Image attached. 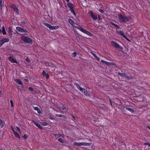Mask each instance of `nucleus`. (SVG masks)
Here are the masks:
<instances>
[{
    "label": "nucleus",
    "instance_id": "obj_21",
    "mask_svg": "<svg viewBox=\"0 0 150 150\" xmlns=\"http://www.w3.org/2000/svg\"><path fill=\"white\" fill-rule=\"evenodd\" d=\"M117 33L119 35H121L123 36L124 37V36H126L124 34V33L121 30H118L117 31Z\"/></svg>",
    "mask_w": 150,
    "mask_h": 150
},
{
    "label": "nucleus",
    "instance_id": "obj_48",
    "mask_svg": "<svg viewBox=\"0 0 150 150\" xmlns=\"http://www.w3.org/2000/svg\"><path fill=\"white\" fill-rule=\"evenodd\" d=\"M11 129H12L13 132H14V133L15 132H16L14 130V129L13 127H11Z\"/></svg>",
    "mask_w": 150,
    "mask_h": 150
},
{
    "label": "nucleus",
    "instance_id": "obj_31",
    "mask_svg": "<svg viewBox=\"0 0 150 150\" xmlns=\"http://www.w3.org/2000/svg\"><path fill=\"white\" fill-rule=\"evenodd\" d=\"M4 126L3 122L1 119H0V127H2Z\"/></svg>",
    "mask_w": 150,
    "mask_h": 150
},
{
    "label": "nucleus",
    "instance_id": "obj_59",
    "mask_svg": "<svg viewBox=\"0 0 150 150\" xmlns=\"http://www.w3.org/2000/svg\"><path fill=\"white\" fill-rule=\"evenodd\" d=\"M2 150V149H0V150Z\"/></svg>",
    "mask_w": 150,
    "mask_h": 150
},
{
    "label": "nucleus",
    "instance_id": "obj_16",
    "mask_svg": "<svg viewBox=\"0 0 150 150\" xmlns=\"http://www.w3.org/2000/svg\"><path fill=\"white\" fill-rule=\"evenodd\" d=\"M81 91L82 92H83L84 94L86 96H90V94L87 92V91L83 88V89H82V90Z\"/></svg>",
    "mask_w": 150,
    "mask_h": 150
},
{
    "label": "nucleus",
    "instance_id": "obj_8",
    "mask_svg": "<svg viewBox=\"0 0 150 150\" xmlns=\"http://www.w3.org/2000/svg\"><path fill=\"white\" fill-rule=\"evenodd\" d=\"M9 40L8 38H3L0 40V47H1L5 43L8 42Z\"/></svg>",
    "mask_w": 150,
    "mask_h": 150
},
{
    "label": "nucleus",
    "instance_id": "obj_54",
    "mask_svg": "<svg viewBox=\"0 0 150 150\" xmlns=\"http://www.w3.org/2000/svg\"><path fill=\"white\" fill-rule=\"evenodd\" d=\"M146 127L148 128V129L150 130V126H147Z\"/></svg>",
    "mask_w": 150,
    "mask_h": 150
},
{
    "label": "nucleus",
    "instance_id": "obj_12",
    "mask_svg": "<svg viewBox=\"0 0 150 150\" xmlns=\"http://www.w3.org/2000/svg\"><path fill=\"white\" fill-rule=\"evenodd\" d=\"M8 60L12 63H17V62L15 59H13L12 57L10 56L8 57Z\"/></svg>",
    "mask_w": 150,
    "mask_h": 150
},
{
    "label": "nucleus",
    "instance_id": "obj_40",
    "mask_svg": "<svg viewBox=\"0 0 150 150\" xmlns=\"http://www.w3.org/2000/svg\"><path fill=\"white\" fill-rule=\"evenodd\" d=\"M45 77L47 79H49V75L48 74H47L45 76Z\"/></svg>",
    "mask_w": 150,
    "mask_h": 150
},
{
    "label": "nucleus",
    "instance_id": "obj_39",
    "mask_svg": "<svg viewBox=\"0 0 150 150\" xmlns=\"http://www.w3.org/2000/svg\"><path fill=\"white\" fill-rule=\"evenodd\" d=\"M42 74L43 75V76H45V75H46L47 74L46 73V72L44 71V70H43L42 72Z\"/></svg>",
    "mask_w": 150,
    "mask_h": 150
},
{
    "label": "nucleus",
    "instance_id": "obj_28",
    "mask_svg": "<svg viewBox=\"0 0 150 150\" xmlns=\"http://www.w3.org/2000/svg\"><path fill=\"white\" fill-rule=\"evenodd\" d=\"M1 32H2V33L4 35H6V33L5 31V30L4 26L3 25L2 29V31L1 30Z\"/></svg>",
    "mask_w": 150,
    "mask_h": 150
},
{
    "label": "nucleus",
    "instance_id": "obj_10",
    "mask_svg": "<svg viewBox=\"0 0 150 150\" xmlns=\"http://www.w3.org/2000/svg\"><path fill=\"white\" fill-rule=\"evenodd\" d=\"M8 34L10 37L13 36V35H14V33L12 30V28L11 27H9L8 28Z\"/></svg>",
    "mask_w": 150,
    "mask_h": 150
},
{
    "label": "nucleus",
    "instance_id": "obj_53",
    "mask_svg": "<svg viewBox=\"0 0 150 150\" xmlns=\"http://www.w3.org/2000/svg\"><path fill=\"white\" fill-rule=\"evenodd\" d=\"M110 102V104L112 106V103L111 102V101L110 99H109Z\"/></svg>",
    "mask_w": 150,
    "mask_h": 150
},
{
    "label": "nucleus",
    "instance_id": "obj_56",
    "mask_svg": "<svg viewBox=\"0 0 150 150\" xmlns=\"http://www.w3.org/2000/svg\"><path fill=\"white\" fill-rule=\"evenodd\" d=\"M1 90H0V94H1Z\"/></svg>",
    "mask_w": 150,
    "mask_h": 150
},
{
    "label": "nucleus",
    "instance_id": "obj_9",
    "mask_svg": "<svg viewBox=\"0 0 150 150\" xmlns=\"http://www.w3.org/2000/svg\"><path fill=\"white\" fill-rule=\"evenodd\" d=\"M118 74L119 76H120L122 77L123 76H124L128 80L132 78V76H128L127 74L125 73H121L119 72Z\"/></svg>",
    "mask_w": 150,
    "mask_h": 150
},
{
    "label": "nucleus",
    "instance_id": "obj_27",
    "mask_svg": "<svg viewBox=\"0 0 150 150\" xmlns=\"http://www.w3.org/2000/svg\"><path fill=\"white\" fill-rule=\"evenodd\" d=\"M59 27L58 26H51L50 28V30H52L53 29H58Z\"/></svg>",
    "mask_w": 150,
    "mask_h": 150
},
{
    "label": "nucleus",
    "instance_id": "obj_5",
    "mask_svg": "<svg viewBox=\"0 0 150 150\" xmlns=\"http://www.w3.org/2000/svg\"><path fill=\"white\" fill-rule=\"evenodd\" d=\"M111 43L112 46L115 47L118 49H123L121 45L114 41H111Z\"/></svg>",
    "mask_w": 150,
    "mask_h": 150
},
{
    "label": "nucleus",
    "instance_id": "obj_41",
    "mask_svg": "<svg viewBox=\"0 0 150 150\" xmlns=\"http://www.w3.org/2000/svg\"><path fill=\"white\" fill-rule=\"evenodd\" d=\"M124 38L129 42H130L131 41L130 40H129V39L127 38L126 36H124Z\"/></svg>",
    "mask_w": 150,
    "mask_h": 150
},
{
    "label": "nucleus",
    "instance_id": "obj_42",
    "mask_svg": "<svg viewBox=\"0 0 150 150\" xmlns=\"http://www.w3.org/2000/svg\"><path fill=\"white\" fill-rule=\"evenodd\" d=\"M72 56L74 57H75L76 56V52H74L72 53Z\"/></svg>",
    "mask_w": 150,
    "mask_h": 150
},
{
    "label": "nucleus",
    "instance_id": "obj_55",
    "mask_svg": "<svg viewBox=\"0 0 150 150\" xmlns=\"http://www.w3.org/2000/svg\"><path fill=\"white\" fill-rule=\"evenodd\" d=\"M68 2H69V0H66Z\"/></svg>",
    "mask_w": 150,
    "mask_h": 150
},
{
    "label": "nucleus",
    "instance_id": "obj_57",
    "mask_svg": "<svg viewBox=\"0 0 150 150\" xmlns=\"http://www.w3.org/2000/svg\"><path fill=\"white\" fill-rule=\"evenodd\" d=\"M148 146H150V144H149V145H148Z\"/></svg>",
    "mask_w": 150,
    "mask_h": 150
},
{
    "label": "nucleus",
    "instance_id": "obj_29",
    "mask_svg": "<svg viewBox=\"0 0 150 150\" xmlns=\"http://www.w3.org/2000/svg\"><path fill=\"white\" fill-rule=\"evenodd\" d=\"M2 0H0V11L2 10L3 5L2 3Z\"/></svg>",
    "mask_w": 150,
    "mask_h": 150
},
{
    "label": "nucleus",
    "instance_id": "obj_20",
    "mask_svg": "<svg viewBox=\"0 0 150 150\" xmlns=\"http://www.w3.org/2000/svg\"><path fill=\"white\" fill-rule=\"evenodd\" d=\"M91 53L96 59L97 60L99 61H100V59L94 53H93V52H91Z\"/></svg>",
    "mask_w": 150,
    "mask_h": 150
},
{
    "label": "nucleus",
    "instance_id": "obj_38",
    "mask_svg": "<svg viewBox=\"0 0 150 150\" xmlns=\"http://www.w3.org/2000/svg\"><path fill=\"white\" fill-rule=\"evenodd\" d=\"M56 116L57 117H62L63 116L62 115H59L58 114H57L56 115Z\"/></svg>",
    "mask_w": 150,
    "mask_h": 150
},
{
    "label": "nucleus",
    "instance_id": "obj_6",
    "mask_svg": "<svg viewBox=\"0 0 150 150\" xmlns=\"http://www.w3.org/2000/svg\"><path fill=\"white\" fill-rule=\"evenodd\" d=\"M89 12L93 20H96L98 19V14L96 13H93L91 11H89Z\"/></svg>",
    "mask_w": 150,
    "mask_h": 150
},
{
    "label": "nucleus",
    "instance_id": "obj_45",
    "mask_svg": "<svg viewBox=\"0 0 150 150\" xmlns=\"http://www.w3.org/2000/svg\"><path fill=\"white\" fill-rule=\"evenodd\" d=\"M25 60L28 62H30V59L28 57L26 58L25 59Z\"/></svg>",
    "mask_w": 150,
    "mask_h": 150
},
{
    "label": "nucleus",
    "instance_id": "obj_52",
    "mask_svg": "<svg viewBox=\"0 0 150 150\" xmlns=\"http://www.w3.org/2000/svg\"><path fill=\"white\" fill-rule=\"evenodd\" d=\"M98 16V19L99 20H100V17L99 15L98 14V16Z\"/></svg>",
    "mask_w": 150,
    "mask_h": 150
},
{
    "label": "nucleus",
    "instance_id": "obj_50",
    "mask_svg": "<svg viewBox=\"0 0 150 150\" xmlns=\"http://www.w3.org/2000/svg\"><path fill=\"white\" fill-rule=\"evenodd\" d=\"M53 135H54V136L55 137H58V134H53Z\"/></svg>",
    "mask_w": 150,
    "mask_h": 150
},
{
    "label": "nucleus",
    "instance_id": "obj_58",
    "mask_svg": "<svg viewBox=\"0 0 150 150\" xmlns=\"http://www.w3.org/2000/svg\"><path fill=\"white\" fill-rule=\"evenodd\" d=\"M148 2L149 3V4H150V2H149V1H148Z\"/></svg>",
    "mask_w": 150,
    "mask_h": 150
},
{
    "label": "nucleus",
    "instance_id": "obj_30",
    "mask_svg": "<svg viewBox=\"0 0 150 150\" xmlns=\"http://www.w3.org/2000/svg\"><path fill=\"white\" fill-rule=\"evenodd\" d=\"M58 137H62L63 138H64V134H60L59 133L58 134Z\"/></svg>",
    "mask_w": 150,
    "mask_h": 150
},
{
    "label": "nucleus",
    "instance_id": "obj_44",
    "mask_svg": "<svg viewBox=\"0 0 150 150\" xmlns=\"http://www.w3.org/2000/svg\"><path fill=\"white\" fill-rule=\"evenodd\" d=\"M98 11L101 13H104V11L103 9H99Z\"/></svg>",
    "mask_w": 150,
    "mask_h": 150
},
{
    "label": "nucleus",
    "instance_id": "obj_49",
    "mask_svg": "<svg viewBox=\"0 0 150 150\" xmlns=\"http://www.w3.org/2000/svg\"><path fill=\"white\" fill-rule=\"evenodd\" d=\"M144 144V145H149V144H149V143H145Z\"/></svg>",
    "mask_w": 150,
    "mask_h": 150
},
{
    "label": "nucleus",
    "instance_id": "obj_19",
    "mask_svg": "<svg viewBox=\"0 0 150 150\" xmlns=\"http://www.w3.org/2000/svg\"><path fill=\"white\" fill-rule=\"evenodd\" d=\"M67 5L69 8L70 9L74 8V6L73 5L70 3H68L67 4Z\"/></svg>",
    "mask_w": 150,
    "mask_h": 150
},
{
    "label": "nucleus",
    "instance_id": "obj_2",
    "mask_svg": "<svg viewBox=\"0 0 150 150\" xmlns=\"http://www.w3.org/2000/svg\"><path fill=\"white\" fill-rule=\"evenodd\" d=\"M118 17L120 21L122 22H126L129 21L127 17L123 16L121 13L118 14Z\"/></svg>",
    "mask_w": 150,
    "mask_h": 150
},
{
    "label": "nucleus",
    "instance_id": "obj_46",
    "mask_svg": "<svg viewBox=\"0 0 150 150\" xmlns=\"http://www.w3.org/2000/svg\"><path fill=\"white\" fill-rule=\"evenodd\" d=\"M61 108L62 110H64L66 109V108L65 107H64Z\"/></svg>",
    "mask_w": 150,
    "mask_h": 150
},
{
    "label": "nucleus",
    "instance_id": "obj_7",
    "mask_svg": "<svg viewBox=\"0 0 150 150\" xmlns=\"http://www.w3.org/2000/svg\"><path fill=\"white\" fill-rule=\"evenodd\" d=\"M74 145L77 146H88L89 145L88 143L85 142H74Z\"/></svg>",
    "mask_w": 150,
    "mask_h": 150
},
{
    "label": "nucleus",
    "instance_id": "obj_33",
    "mask_svg": "<svg viewBox=\"0 0 150 150\" xmlns=\"http://www.w3.org/2000/svg\"><path fill=\"white\" fill-rule=\"evenodd\" d=\"M41 124L43 126H47L48 125V124L46 122H43L41 123Z\"/></svg>",
    "mask_w": 150,
    "mask_h": 150
},
{
    "label": "nucleus",
    "instance_id": "obj_24",
    "mask_svg": "<svg viewBox=\"0 0 150 150\" xmlns=\"http://www.w3.org/2000/svg\"><path fill=\"white\" fill-rule=\"evenodd\" d=\"M43 24L44 25H45L46 26V27L50 29L51 28L52 26V25H50L47 23H45V22Z\"/></svg>",
    "mask_w": 150,
    "mask_h": 150
},
{
    "label": "nucleus",
    "instance_id": "obj_15",
    "mask_svg": "<svg viewBox=\"0 0 150 150\" xmlns=\"http://www.w3.org/2000/svg\"><path fill=\"white\" fill-rule=\"evenodd\" d=\"M33 122L34 123V124L35 125V126L39 128L42 129H43V127L40 125L38 123L35 122V121L33 120Z\"/></svg>",
    "mask_w": 150,
    "mask_h": 150
},
{
    "label": "nucleus",
    "instance_id": "obj_4",
    "mask_svg": "<svg viewBox=\"0 0 150 150\" xmlns=\"http://www.w3.org/2000/svg\"><path fill=\"white\" fill-rule=\"evenodd\" d=\"M10 7L13 9V11L16 15L19 14V10L14 4H12L10 5Z\"/></svg>",
    "mask_w": 150,
    "mask_h": 150
},
{
    "label": "nucleus",
    "instance_id": "obj_17",
    "mask_svg": "<svg viewBox=\"0 0 150 150\" xmlns=\"http://www.w3.org/2000/svg\"><path fill=\"white\" fill-rule=\"evenodd\" d=\"M14 81L16 82L19 85H22L23 86V83L19 79H14Z\"/></svg>",
    "mask_w": 150,
    "mask_h": 150
},
{
    "label": "nucleus",
    "instance_id": "obj_43",
    "mask_svg": "<svg viewBox=\"0 0 150 150\" xmlns=\"http://www.w3.org/2000/svg\"><path fill=\"white\" fill-rule=\"evenodd\" d=\"M28 89L31 91H34L33 88L32 87H29L28 88Z\"/></svg>",
    "mask_w": 150,
    "mask_h": 150
},
{
    "label": "nucleus",
    "instance_id": "obj_35",
    "mask_svg": "<svg viewBox=\"0 0 150 150\" xmlns=\"http://www.w3.org/2000/svg\"><path fill=\"white\" fill-rule=\"evenodd\" d=\"M58 140L59 142L61 143H63L64 142V140L61 138L59 139Z\"/></svg>",
    "mask_w": 150,
    "mask_h": 150
},
{
    "label": "nucleus",
    "instance_id": "obj_14",
    "mask_svg": "<svg viewBox=\"0 0 150 150\" xmlns=\"http://www.w3.org/2000/svg\"><path fill=\"white\" fill-rule=\"evenodd\" d=\"M101 62L102 63L108 65H113L114 64L113 63L107 62V61H104L103 60H101Z\"/></svg>",
    "mask_w": 150,
    "mask_h": 150
},
{
    "label": "nucleus",
    "instance_id": "obj_32",
    "mask_svg": "<svg viewBox=\"0 0 150 150\" xmlns=\"http://www.w3.org/2000/svg\"><path fill=\"white\" fill-rule=\"evenodd\" d=\"M71 116V119L73 120H75L76 118L75 117H74V116L72 114H71L70 115Z\"/></svg>",
    "mask_w": 150,
    "mask_h": 150
},
{
    "label": "nucleus",
    "instance_id": "obj_51",
    "mask_svg": "<svg viewBox=\"0 0 150 150\" xmlns=\"http://www.w3.org/2000/svg\"><path fill=\"white\" fill-rule=\"evenodd\" d=\"M24 80L26 82H28L29 81V80L27 79H24Z\"/></svg>",
    "mask_w": 150,
    "mask_h": 150
},
{
    "label": "nucleus",
    "instance_id": "obj_23",
    "mask_svg": "<svg viewBox=\"0 0 150 150\" xmlns=\"http://www.w3.org/2000/svg\"><path fill=\"white\" fill-rule=\"evenodd\" d=\"M33 108L35 110L37 111L38 112L39 114H40L41 113L40 110V109L38 107H33Z\"/></svg>",
    "mask_w": 150,
    "mask_h": 150
},
{
    "label": "nucleus",
    "instance_id": "obj_13",
    "mask_svg": "<svg viewBox=\"0 0 150 150\" xmlns=\"http://www.w3.org/2000/svg\"><path fill=\"white\" fill-rule=\"evenodd\" d=\"M8 60L12 63H17V62L15 59H13L12 57L10 56L8 57Z\"/></svg>",
    "mask_w": 150,
    "mask_h": 150
},
{
    "label": "nucleus",
    "instance_id": "obj_37",
    "mask_svg": "<svg viewBox=\"0 0 150 150\" xmlns=\"http://www.w3.org/2000/svg\"><path fill=\"white\" fill-rule=\"evenodd\" d=\"M23 137L24 139H26L28 138V136L26 134H25L23 136Z\"/></svg>",
    "mask_w": 150,
    "mask_h": 150
},
{
    "label": "nucleus",
    "instance_id": "obj_1",
    "mask_svg": "<svg viewBox=\"0 0 150 150\" xmlns=\"http://www.w3.org/2000/svg\"><path fill=\"white\" fill-rule=\"evenodd\" d=\"M68 22L73 27L77 28L83 33L91 37H92L93 36V35L92 33L86 30V29L80 27L74 26V25L75 24V23L74 21L71 19L69 18L68 19Z\"/></svg>",
    "mask_w": 150,
    "mask_h": 150
},
{
    "label": "nucleus",
    "instance_id": "obj_3",
    "mask_svg": "<svg viewBox=\"0 0 150 150\" xmlns=\"http://www.w3.org/2000/svg\"><path fill=\"white\" fill-rule=\"evenodd\" d=\"M21 39L26 43L30 44H32L33 43L32 39L27 37L22 36L21 37Z\"/></svg>",
    "mask_w": 150,
    "mask_h": 150
},
{
    "label": "nucleus",
    "instance_id": "obj_18",
    "mask_svg": "<svg viewBox=\"0 0 150 150\" xmlns=\"http://www.w3.org/2000/svg\"><path fill=\"white\" fill-rule=\"evenodd\" d=\"M74 85L76 86L77 88L80 90L81 91L83 89V88L81 87L79 85V84L76 83H74Z\"/></svg>",
    "mask_w": 150,
    "mask_h": 150
},
{
    "label": "nucleus",
    "instance_id": "obj_47",
    "mask_svg": "<svg viewBox=\"0 0 150 150\" xmlns=\"http://www.w3.org/2000/svg\"><path fill=\"white\" fill-rule=\"evenodd\" d=\"M16 128L18 131L19 132H20V128L19 127H16Z\"/></svg>",
    "mask_w": 150,
    "mask_h": 150
},
{
    "label": "nucleus",
    "instance_id": "obj_36",
    "mask_svg": "<svg viewBox=\"0 0 150 150\" xmlns=\"http://www.w3.org/2000/svg\"><path fill=\"white\" fill-rule=\"evenodd\" d=\"M10 102L11 104V107L13 108V100H10Z\"/></svg>",
    "mask_w": 150,
    "mask_h": 150
},
{
    "label": "nucleus",
    "instance_id": "obj_11",
    "mask_svg": "<svg viewBox=\"0 0 150 150\" xmlns=\"http://www.w3.org/2000/svg\"><path fill=\"white\" fill-rule=\"evenodd\" d=\"M16 30L19 32L23 33V32H27L26 30L24 29V28L22 27L18 26L16 27Z\"/></svg>",
    "mask_w": 150,
    "mask_h": 150
},
{
    "label": "nucleus",
    "instance_id": "obj_34",
    "mask_svg": "<svg viewBox=\"0 0 150 150\" xmlns=\"http://www.w3.org/2000/svg\"><path fill=\"white\" fill-rule=\"evenodd\" d=\"M74 8H72V9H70V11H71V12L73 13V14H74V15H76V14L75 13V12L74 11V10L73 9Z\"/></svg>",
    "mask_w": 150,
    "mask_h": 150
},
{
    "label": "nucleus",
    "instance_id": "obj_22",
    "mask_svg": "<svg viewBox=\"0 0 150 150\" xmlns=\"http://www.w3.org/2000/svg\"><path fill=\"white\" fill-rule=\"evenodd\" d=\"M110 23L111 25H112L114 26H115L116 28H119V29L120 28V27H119V26H118L117 24H115V23H114L112 22L111 21H110Z\"/></svg>",
    "mask_w": 150,
    "mask_h": 150
},
{
    "label": "nucleus",
    "instance_id": "obj_26",
    "mask_svg": "<svg viewBox=\"0 0 150 150\" xmlns=\"http://www.w3.org/2000/svg\"><path fill=\"white\" fill-rule=\"evenodd\" d=\"M126 109L127 110L129 111V112H131L132 113H133L134 112V110L132 108H130L127 107V108H126Z\"/></svg>",
    "mask_w": 150,
    "mask_h": 150
},
{
    "label": "nucleus",
    "instance_id": "obj_25",
    "mask_svg": "<svg viewBox=\"0 0 150 150\" xmlns=\"http://www.w3.org/2000/svg\"><path fill=\"white\" fill-rule=\"evenodd\" d=\"M14 134L15 136L18 138L19 139H20V137L18 134L17 132H15V133H14Z\"/></svg>",
    "mask_w": 150,
    "mask_h": 150
}]
</instances>
